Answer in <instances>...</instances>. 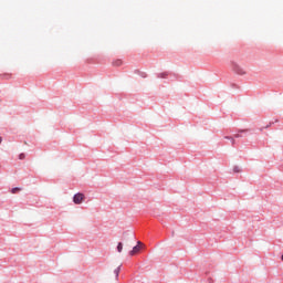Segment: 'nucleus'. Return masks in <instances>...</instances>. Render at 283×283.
Returning a JSON list of instances; mask_svg holds the SVG:
<instances>
[{"label":"nucleus","mask_w":283,"mask_h":283,"mask_svg":"<svg viewBox=\"0 0 283 283\" xmlns=\"http://www.w3.org/2000/svg\"><path fill=\"white\" fill-rule=\"evenodd\" d=\"M230 70H232L234 74H238L239 76H245L247 74V71L244 70V67H242V65H240L235 61L230 62Z\"/></svg>","instance_id":"f257e3e1"},{"label":"nucleus","mask_w":283,"mask_h":283,"mask_svg":"<svg viewBox=\"0 0 283 283\" xmlns=\"http://www.w3.org/2000/svg\"><path fill=\"white\" fill-rule=\"evenodd\" d=\"M85 200V195L77 192L76 195H74L73 197V202L74 205H82L83 201Z\"/></svg>","instance_id":"f03ea898"},{"label":"nucleus","mask_w":283,"mask_h":283,"mask_svg":"<svg viewBox=\"0 0 283 283\" xmlns=\"http://www.w3.org/2000/svg\"><path fill=\"white\" fill-rule=\"evenodd\" d=\"M142 247H143V242L138 241L137 245H135L133 250L129 251V255H136V253H140Z\"/></svg>","instance_id":"7ed1b4c3"},{"label":"nucleus","mask_w":283,"mask_h":283,"mask_svg":"<svg viewBox=\"0 0 283 283\" xmlns=\"http://www.w3.org/2000/svg\"><path fill=\"white\" fill-rule=\"evenodd\" d=\"M249 129H241L238 134H234V138H242V134H247Z\"/></svg>","instance_id":"20e7f679"},{"label":"nucleus","mask_w":283,"mask_h":283,"mask_svg":"<svg viewBox=\"0 0 283 283\" xmlns=\"http://www.w3.org/2000/svg\"><path fill=\"white\" fill-rule=\"evenodd\" d=\"M169 72H163V73H159L157 74V78H167V76H169Z\"/></svg>","instance_id":"39448f33"},{"label":"nucleus","mask_w":283,"mask_h":283,"mask_svg":"<svg viewBox=\"0 0 283 283\" xmlns=\"http://www.w3.org/2000/svg\"><path fill=\"white\" fill-rule=\"evenodd\" d=\"M226 140H230L231 142V145L232 147H235V139L231 136H224Z\"/></svg>","instance_id":"423d86ee"},{"label":"nucleus","mask_w":283,"mask_h":283,"mask_svg":"<svg viewBox=\"0 0 283 283\" xmlns=\"http://www.w3.org/2000/svg\"><path fill=\"white\" fill-rule=\"evenodd\" d=\"M113 65H114L115 67H120V65H123V60H115V61L113 62Z\"/></svg>","instance_id":"0eeeda50"},{"label":"nucleus","mask_w":283,"mask_h":283,"mask_svg":"<svg viewBox=\"0 0 283 283\" xmlns=\"http://www.w3.org/2000/svg\"><path fill=\"white\" fill-rule=\"evenodd\" d=\"M120 266H122V265L117 266V268L114 270V275H115L116 280H118V275L120 274Z\"/></svg>","instance_id":"6e6552de"},{"label":"nucleus","mask_w":283,"mask_h":283,"mask_svg":"<svg viewBox=\"0 0 283 283\" xmlns=\"http://www.w3.org/2000/svg\"><path fill=\"white\" fill-rule=\"evenodd\" d=\"M117 252H118V253H123V242H119V243L117 244Z\"/></svg>","instance_id":"1a4fd4ad"},{"label":"nucleus","mask_w":283,"mask_h":283,"mask_svg":"<svg viewBox=\"0 0 283 283\" xmlns=\"http://www.w3.org/2000/svg\"><path fill=\"white\" fill-rule=\"evenodd\" d=\"M19 191H21V188H19V187L11 189V193H19Z\"/></svg>","instance_id":"9d476101"},{"label":"nucleus","mask_w":283,"mask_h":283,"mask_svg":"<svg viewBox=\"0 0 283 283\" xmlns=\"http://www.w3.org/2000/svg\"><path fill=\"white\" fill-rule=\"evenodd\" d=\"M233 171H234V174H240V167L234 166V167H233Z\"/></svg>","instance_id":"9b49d317"},{"label":"nucleus","mask_w":283,"mask_h":283,"mask_svg":"<svg viewBox=\"0 0 283 283\" xmlns=\"http://www.w3.org/2000/svg\"><path fill=\"white\" fill-rule=\"evenodd\" d=\"M19 158H20V160H24V158H25V154H23V153H22V154H20V155H19Z\"/></svg>","instance_id":"f8f14e48"},{"label":"nucleus","mask_w":283,"mask_h":283,"mask_svg":"<svg viewBox=\"0 0 283 283\" xmlns=\"http://www.w3.org/2000/svg\"><path fill=\"white\" fill-rule=\"evenodd\" d=\"M11 76H12V75H10V74H6V75H4V78L8 80V78H11Z\"/></svg>","instance_id":"ddd939ff"},{"label":"nucleus","mask_w":283,"mask_h":283,"mask_svg":"<svg viewBox=\"0 0 283 283\" xmlns=\"http://www.w3.org/2000/svg\"><path fill=\"white\" fill-rule=\"evenodd\" d=\"M3 139L0 137V143L2 142Z\"/></svg>","instance_id":"4468645a"}]
</instances>
